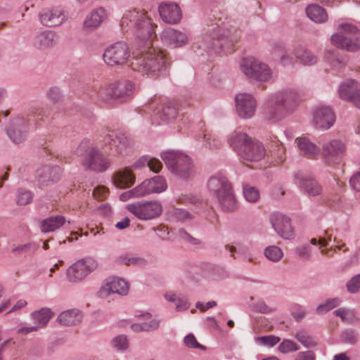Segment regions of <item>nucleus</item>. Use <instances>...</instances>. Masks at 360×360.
<instances>
[{"label": "nucleus", "instance_id": "obj_1", "mask_svg": "<svg viewBox=\"0 0 360 360\" xmlns=\"http://www.w3.org/2000/svg\"><path fill=\"white\" fill-rule=\"evenodd\" d=\"M121 30L131 33L143 44L146 47L140 54L133 56L129 66L142 75L158 76L169 65L167 53L158 47L153 46L157 35L155 31L157 25L145 10L131 9L123 13L120 22Z\"/></svg>", "mask_w": 360, "mask_h": 360}, {"label": "nucleus", "instance_id": "obj_2", "mask_svg": "<svg viewBox=\"0 0 360 360\" xmlns=\"http://www.w3.org/2000/svg\"><path fill=\"white\" fill-rule=\"evenodd\" d=\"M300 101L299 92L294 89H286L276 93L269 101V118L273 121L282 119L291 112Z\"/></svg>", "mask_w": 360, "mask_h": 360}, {"label": "nucleus", "instance_id": "obj_3", "mask_svg": "<svg viewBox=\"0 0 360 360\" xmlns=\"http://www.w3.org/2000/svg\"><path fill=\"white\" fill-rule=\"evenodd\" d=\"M207 188L224 210L232 211L236 209V198L231 185L226 176L221 175L212 176L207 182Z\"/></svg>", "mask_w": 360, "mask_h": 360}, {"label": "nucleus", "instance_id": "obj_4", "mask_svg": "<svg viewBox=\"0 0 360 360\" xmlns=\"http://www.w3.org/2000/svg\"><path fill=\"white\" fill-rule=\"evenodd\" d=\"M161 158L171 172L179 178L188 180L193 176V165L188 155L174 151H166L161 154Z\"/></svg>", "mask_w": 360, "mask_h": 360}, {"label": "nucleus", "instance_id": "obj_5", "mask_svg": "<svg viewBox=\"0 0 360 360\" xmlns=\"http://www.w3.org/2000/svg\"><path fill=\"white\" fill-rule=\"evenodd\" d=\"M360 32L353 24L343 22L339 25L337 33L331 36V43L349 51H354L360 49Z\"/></svg>", "mask_w": 360, "mask_h": 360}, {"label": "nucleus", "instance_id": "obj_6", "mask_svg": "<svg viewBox=\"0 0 360 360\" xmlns=\"http://www.w3.org/2000/svg\"><path fill=\"white\" fill-rule=\"evenodd\" d=\"M238 39L239 34L236 30L223 25L213 28L206 37L205 41L215 52L219 53L223 46L233 45Z\"/></svg>", "mask_w": 360, "mask_h": 360}, {"label": "nucleus", "instance_id": "obj_7", "mask_svg": "<svg viewBox=\"0 0 360 360\" xmlns=\"http://www.w3.org/2000/svg\"><path fill=\"white\" fill-rule=\"evenodd\" d=\"M240 70L247 78L255 81L268 82L274 77L270 67L254 58H243L240 63Z\"/></svg>", "mask_w": 360, "mask_h": 360}, {"label": "nucleus", "instance_id": "obj_8", "mask_svg": "<svg viewBox=\"0 0 360 360\" xmlns=\"http://www.w3.org/2000/svg\"><path fill=\"white\" fill-rule=\"evenodd\" d=\"M126 209L137 219L149 221L159 217L163 207L159 200L138 201L127 205Z\"/></svg>", "mask_w": 360, "mask_h": 360}, {"label": "nucleus", "instance_id": "obj_9", "mask_svg": "<svg viewBox=\"0 0 360 360\" xmlns=\"http://www.w3.org/2000/svg\"><path fill=\"white\" fill-rule=\"evenodd\" d=\"M104 62L110 66L131 64V51L124 41H117L108 46L103 55Z\"/></svg>", "mask_w": 360, "mask_h": 360}, {"label": "nucleus", "instance_id": "obj_10", "mask_svg": "<svg viewBox=\"0 0 360 360\" xmlns=\"http://www.w3.org/2000/svg\"><path fill=\"white\" fill-rule=\"evenodd\" d=\"M332 240V234L328 231H324L323 233L317 237L312 238L310 240V244L318 248L321 255L330 257L338 252H347L348 247L342 240H338L334 238L335 245L329 246Z\"/></svg>", "mask_w": 360, "mask_h": 360}, {"label": "nucleus", "instance_id": "obj_11", "mask_svg": "<svg viewBox=\"0 0 360 360\" xmlns=\"http://www.w3.org/2000/svg\"><path fill=\"white\" fill-rule=\"evenodd\" d=\"M346 151V143L341 139H330L321 148L323 161L330 166L339 164L345 156Z\"/></svg>", "mask_w": 360, "mask_h": 360}, {"label": "nucleus", "instance_id": "obj_12", "mask_svg": "<svg viewBox=\"0 0 360 360\" xmlns=\"http://www.w3.org/2000/svg\"><path fill=\"white\" fill-rule=\"evenodd\" d=\"M96 266V263L91 258L79 259L67 269V279L71 283H79L83 281Z\"/></svg>", "mask_w": 360, "mask_h": 360}, {"label": "nucleus", "instance_id": "obj_13", "mask_svg": "<svg viewBox=\"0 0 360 360\" xmlns=\"http://www.w3.org/2000/svg\"><path fill=\"white\" fill-rule=\"evenodd\" d=\"M129 290V285L127 281L119 277H112L106 280L98 292V295L102 299L108 298L111 294L126 295Z\"/></svg>", "mask_w": 360, "mask_h": 360}, {"label": "nucleus", "instance_id": "obj_14", "mask_svg": "<svg viewBox=\"0 0 360 360\" xmlns=\"http://www.w3.org/2000/svg\"><path fill=\"white\" fill-rule=\"evenodd\" d=\"M110 164V160L96 148H90L86 150V156L83 161V165L91 170L102 172L105 171Z\"/></svg>", "mask_w": 360, "mask_h": 360}, {"label": "nucleus", "instance_id": "obj_15", "mask_svg": "<svg viewBox=\"0 0 360 360\" xmlns=\"http://www.w3.org/2000/svg\"><path fill=\"white\" fill-rule=\"evenodd\" d=\"M236 108L238 115L243 118H250L256 109V101L249 94L241 93L235 98Z\"/></svg>", "mask_w": 360, "mask_h": 360}, {"label": "nucleus", "instance_id": "obj_16", "mask_svg": "<svg viewBox=\"0 0 360 360\" xmlns=\"http://www.w3.org/2000/svg\"><path fill=\"white\" fill-rule=\"evenodd\" d=\"M335 116L330 108L320 106L313 112V122L314 126L320 129H328L335 123Z\"/></svg>", "mask_w": 360, "mask_h": 360}, {"label": "nucleus", "instance_id": "obj_17", "mask_svg": "<svg viewBox=\"0 0 360 360\" xmlns=\"http://www.w3.org/2000/svg\"><path fill=\"white\" fill-rule=\"evenodd\" d=\"M142 198L154 193H160L165 191L167 184L164 177L156 176L145 179L138 184Z\"/></svg>", "mask_w": 360, "mask_h": 360}, {"label": "nucleus", "instance_id": "obj_18", "mask_svg": "<svg viewBox=\"0 0 360 360\" xmlns=\"http://www.w3.org/2000/svg\"><path fill=\"white\" fill-rule=\"evenodd\" d=\"M61 169L58 167L42 166L36 171L35 177L40 188H45L60 179Z\"/></svg>", "mask_w": 360, "mask_h": 360}, {"label": "nucleus", "instance_id": "obj_19", "mask_svg": "<svg viewBox=\"0 0 360 360\" xmlns=\"http://www.w3.org/2000/svg\"><path fill=\"white\" fill-rule=\"evenodd\" d=\"M135 89V85L130 81L117 82L106 87L105 92L111 98L122 101L129 97Z\"/></svg>", "mask_w": 360, "mask_h": 360}, {"label": "nucleus", "instance_id": "obj_20", "mask_svg": "<svg viewBox=\"0 0 360 360\" xmlns=\"http://www.w3.org/2000/svg\"><path fill=\"white\" fill-rule=\"evenodd\" d=\"M27 130L28 124L25 119L18 116L12 120L7 134L13 142L19 143L25 139Z\"/></svg>", "mask_w": 360, "mask_h": 360}, {"label": "nucleus", "instance_id": "obj_21", "mask_svg": "<svg viewBox=\"0 0 360 360\" xmlns=\"http://www.w3.org/2000/svg\"><path fill=\"white\" fill-rule=\"evenodd\" d=\"M270 219L274 229L282 238L290 239L293 236V229L288 217L281 213H274Z\"/></svg>", "mask_w": 360, "mask_h": 360}, {"label": "nucleus", "instance_id": "obj_22", "mask_svg": "<svg viewBox=\"0 0 360 360\" xmlns=\"http://www.w3.org/2000/svg\"><path fill=\"white\" fill-rule=\"evenodd\" d=\"M108 16L106 10L98 7L91 11L85 18L83 29L86 32H92L101 26Z\"/></svg>", "mask_w": 360, "mask_h": 360}, {"label": "nucleus", "instance_id": "obj_23", "mask_svg": "<svg viewBox=\"0 0 360 360\" xmlns=\"http://www.w3.org/2000/svg\"><path fill=\"white\" fill-rule=\"evenodd\" d=\"M39 18L41 23L48 27L60 25L65 21V15L59 8L44 9L39 13Z\"/></svg>", "mask_w": 360, "mask_h": 360}, {"label": "nucleus", "instance_id": "obj_24", "mask_svg": "<svg viewBox=\"0 0 360 360\" xmlns=\"http://www.w3.org/2000/svg\"><path fill=\"white\" fill-rule=\"evenodd\" d=\"M159 13L162 19L169 24L176 23L181 18V11L179 5L172 2H164L159 6Z\"/></svg>", "mask_w": 360, "mask_h": 360}, {"label": "nucleus", "instance_id": "obj_25", "mask_svg": "<svg viewBox=\"0 0 360 360\" xmlns=\"http://www.w3.org/2000/svg\"><path fill=\"white\" fill-rule=\"evenodd\" d=\"M105 143L109 146L110 155L114 156L124 153L128 145L127 139L115 131H111L108 134L105 138Z\"/></svg>", "mask_w": 360, "mask_h": 360}, {"label": "nucleus", "instance_id": "obj_26", "mask_svg": "<svg viewBox=\"0 0 360 360\" xmlns=\"http://www.w3.org/2000/svg\"><path fill=\"white\" fill-rule=\"evenodd\" d=\"M266 156V150L262 143L253 141L247 148L240 152V158L246 162H259Z\"/></svg>", "mask_w": 360, "mask_h": 360}, {"label": "nucleus", "instance_id": "obj_27", "mask_svg": "<svg viewBox=\"0 0 360 360\" xmlns=\"http://www.w3.org/2000/svg\"><path fill=\"white\" fill-rule=\"evenodd\" d=\"M300 152L308 158L316 159L321 153L319 147L308 136H302L295 139Z\"/></svg>", "mask_w": 360, "mask_h": 360}, {"label": "nucleus", "instance_id": "obj_28", "mask_svg": "<svg viewBox=\"0 0 360 360\" xmlns=\"http://www.w3.org/2000/svg\"><path fill=\"white\" fill-rule=\"evenodd\" d=\"M135 181V174L130 169L127 167L117 171L112 175L113 184L121 189L131 187Z\"/></svg>", "mask_w": 360, "mask_h": 360}, {"label": "nucleus", "instance_id": "obj_29", "mask_svg": "<svg viewBox=\"0 0 360 360\" xmlns=\"http://www.w3.org/2000/svg\"><path fill=\"white\" fill-rule=\"evenodd\" d=\"M58 40L57 34L52 31L39 33L34 39V46L39 50H47L53 47Z\"/></svg>", "mask_w": 360, "mask_h": 360}, {"label": "nucleus", "instance_id": "obj_30", "mask_svg": "<svg viewBox=\"0 0 360 360\" xmlns=\"http://www.w3.org/2000/svg\"><path fill=\"white\" fill-rule=\"evenodd\" d=\"M161 39L163 41L174 47L181 46L188 41V37L186 34L172 28L165 29L161 34Z\"/></svg>", "mask_w": 360, "mask_h": 360}, {"label": "nucleus", "instance_id": "obj_31", "mask_svg": "<svg viewBox=\"0 0 360 360\" xmlns=\"http://www.w3.org/2000/svg\"><path fill=\"white\" fill-rule=\"evenodd\" d=\"M253 140L246 134L235 131L229 139V143L231 148L240 156V152L245 150Z\"/></svg>", "mask_w": 360, "mask_h": 360}, {"label": "nucleus", "instance_id": "obj_32", "mask_svg": "<svg viewBox=\"0 0 360 360\" xmlns=\"http://www.w3.org/2000/svg\"><path fill=\"white\" fill-rule=\"evenodd\" d=\"M360 86L357 82L348 79L342 82L338 89V95L342 100L352 102Z\"/></svg>", "mask_w": 360, "mask_h": 360}, {"label": "nucleus", "instance_id": "obj_33", "mask_svg": "<svg viewBox=\"0 0 360 360\" xmlns=\"http://www.w3.org/2000/svg\"><path fill=\"white\" fill-rule=\"evenodd\" d=\"M115 262L120 265L145 266L146 260L137 254L124 252L117 257Z\"/></svg>", "mask_w": 360, "mask_h": 360}, {"label": "nucleus", "instance_id": "obj_34", "mask_svg": "<svg viewBox=\"0 0 360 360\" xmlns=\"http://www.w3.org/2000/svg\"><path fill=\"white\" fill-rule=\"evenodd\" d=\"M83 315L78 309H69L61 312L58 316V322L64 326H74L79 323Z\"/></svg>", "mask_w": 360, "mask_h": 360}, {"label": "nucleus", "instance_id": "obj_35", "mask_svg": "<svg viewBox=\"0 0 360 360\" xmlns=\"http://www.w3.org/2000/svg\"><path fill=\"white\" fill-rule=\"evenodd\" d=\"M176 200L179 204L191 205L193 210L196 213L200 212L206 206V202L202 199L191 193H182L176 198Z\"/></svg>", "mask_w": 360, "mask_h": 360}, {"label": "nucleus", "instance_id": "obj_36", "mask_svg": "<svg viewBox=\"0 0 360 360\" xmlns=\"http://www.w3.org/2000/svg\"><path fill=\"white\" fill-rule=\"evenodd\" d=\"M300 186L310 196H316L321 193L322 188L319 182L309 176L302 177Z\"/></svg>", "mask_w": 360, "mask_h": 360}, {"label": "nucleus", "instance_id": "obj_37", "mask_svg": "<svg viewBox=\"0 0 360 360\" xmlns=\"http://www.w3.org/2000/svg\"><path fill=\"white\" fill-rule=\"evenodd\" d=\"M305 13L311 20L316 23H324L328 18L326 10L316 4L309 5L305 9Z\"/></svg>", "mask_w": 360, "mask_h": 360}, {"label": "nucleus", "instance_id": "obj_38", "mask_svg": "<svg viewBox=\"0 0 360 360\" xmlns=\"http://www.w3.org/2000/svg\"><path fill=\"white\" fill-rule=\"evenodd\" d=\"M65 221V217L60 215L46 218L41 222V231L45 233L54 231L60 228Z\"/></svg>", "mask_w": 360, "mask_h": 360}, {"label": "nucleus", "instance_id": "obj_39", "mask_svg": "<svg viewBox=\"0 0 360 360\" xmlns=\"http://www.w3.org/2000/svg\"><path fill=\"white\" fill-rule=\"evenodd\" d=\"M294 54L300 63L304 65H312L317 62L316 56L302 46L297 47L294 51Z\"/></svg>", "mask_w": 360, "mask_h": 360}, {"label": "nucleus", "instance_id": "obj_40", "mask_svg": "<svg viewBox=\"0 0 360 360\" xmlns=\"http://www.w3.org/2000/svg\"><path fill=\"white\" fill-rule=\"evenodd\" d=\"M145 165H147L155 173H158L162 168V164L160 160L155 158H143L135 164L134 167L140 168Z\"/></svg>", "mask_w": 360, "mask_h": 360}, {"label": "nucleus", "instance_id": "obj_41", "mask_svg": "<svg viewBox=\"0 0 360 360\" xmlns=\"http://www.w3.org/2000/svg\"><path fill=\"white\" fill-rule=\"evenodd\" d=\"M52 316L53 313L49 308H43L32 314V319L37 323V326H39V328L46 326Z\"/></svg>", "mask_w": 360, "mask_h": 360}, {"label": "nucleus", "instance_id": "obj_42", "mask_svg": "<svg viewBox=\"0 0 360 360\" xmlns=\"http://www.w3.org/2000/svg\"><path fill=\"white\" fill-rule=\"evenodd\" d=\"M177 115L176 108L172 105H166L155 115V119L160 118L162 121H169L174 119Z\"/></svg>", "mask_w": 360, "mask_h": 360}, {"label": "nucleus", "instance_id": "obj_43", "mask_svg": "<svg viewBox=\"0 0 360 360\" xmlns=\"http://www.w3.org/2000/svg\"><path fill=\"white\" fill-rule=\"evenodd\" d=\"M265 257L271 262H279L283 257V250L276 245H270L264 249Z\"/></svg>", "mask_w": 360, "mask_h": 360}, {"label": "nucleus", "instance_id": "obj_44", "mask_svg": "<svg viewBox=\"0 0 360 360\" xmlns=\"http://www.w3.org/2000/svg\"><path fill=\"white\" fill-rule=\"evenodd\" d=\"M274 54L279 58L281 62L286 65L292 63V58L289 55L288 51L285 48L281 45L278 44L274 47Z\"/></svg>", "mask_w": 360, "mask_h": 360}, {"label": "nucleus", "instance_id": "obj_45", "mask_svg": "<svg viewBox=\"0 0 360 360\" xmlns=\"http://www.w3.org/2000/svg\"><path fill=\"white\" fill-rule=\"evenodd\" d=\"M205 146L210 150H214L220 147L221 141L212 131H205L203 134Z\"/></svg>", "mask_w": 360, "mask_h": 360}, {"label": "nucleus", "instance_id": "obj_46", "mask_svg": "<svg viewBox=\"0 0 360 360\" xmlns=\"http://www.w3.org/2000/svg\"><path fill=\"white\" fill-rule=\"evenodd\" d=\"M159 326V321L157 320H151L149 322H145L143 323H134L131 326V328L133 331L139 333L141 331H147L150 330H155Z\"/></svg>", "mask_w": 360, "mask_h": 360}, {"label": "nucleus", "instance_id": "obj_47", "mask_svg": "<svg viewBox=\"0 0 360 360\" xmlns=\"http://www.w3.org/2000/svg\"><path fill=\"white\" fill-rule=\"evenodd\" d=\"M243 195L245 200L250 202H256L260 197L259 190L250 185H245L243 187Z\"/></svg>", "mask_w": 360, "mask_h": 360}, {"label": "nucleus", "instance_id": "obj_48", "mask_svg": "<svg viewBox=\"0 0 360 360\" xmlns=\"http://www.w3.org/2000/svg\"><path fill=\"white\" fill-rule=\"evenodd\" d=\"M340 304V300L338 298L329 299L326 301L325 303L318 306L316 311L319 314H323L328 311L339 306Z\"/></svg>", "mask_w": 360, "mask_h": 360}, {"label": "nucleus", "instance_id": "obj_49", "mask_svg": "<svg viewBox=\"0 0 360 360\" xmlns=\"http://www.w3.org/2000/svg\"><path fill=\"white\" fill-rule=\"evenodd\" d=\"M295 338L299 342L307 347H313L316 345L314 340L304 330L299 331L296 333Z\"/></svg>", "mask_w": 360, "mask_h": 360}, {"label": "nucleus", "instance_id": "obj_50", "mask_svg": "<svg viewBox=\"0 0 360 360\" xmlns=\"http://www.w3.org/2000/svg\"><path fill=\"white\" fill-rule=\"evenodd\" d=\"M142 198L141 192L139 191L138 185L136 186L132 189H130L127 191L123 192L120 195V200L122 202H127L129 200L134 198Z\"/></svg>", "mask_w": 360, "mask_h": 360}, {"label": "nucleus", "instance_id": "obj_51", "mask_svg": "<svg viewBox=\"0 0 360 360\" xmlns=\"http://www.w3.org/2000/svg\"><path fill=\"white\" fill-rule=\"evenodd\" d=\"M334 314L340 316L342 321L345 322H351L355 319L354 311L345 308H340L334 311Z\"/></svg>", "mask_w": 360, "mask_h": 360}, {"label": "nucleus", "instance_id": "obj_52", "mask_svg": "<svg viewBox=\"0 0 360 360\" xmlns=\"http://www.w3.org/2000/svg\"><path fill=\"white\" fill-rule=\"evenodd\" d=\"M33 193L29 191H19L16 198V202L20 205L30 204L32 201Z\"/></svg>", "mask_w": 360, "mask_h": 360}, {"label": "nucleus", "instance_id": "obj_53", "mask_svg": "<svg viewBox=\"0 0 360 360\" xmlns=\"http://www.w3.org/2000/svg\"><path fill=\"white\" fill-rule=\"evenodd\" d=\"M172 214L176 220L181 221L191 220L193 217L192 214L181 208L174 209L172 212Z\"/></svg>", "mask_w": 360, "mask_h": 360}, {"label": "nucleus", "instance_id": "obj_54", "mask_svg": "<svg viewBox=\"0 0 360 360\" xmlns=\"http://www.w3.org/2000/svg\"><path fill=\"white\" fill-rule=\"evenodd\" d=\"M112 345L117 350H125L129 347L128 340L124 335H118L112 340Z\"/></svg>", "mask_w": 360, "mask_h": 360}, {"label": "nucleus", "instance_id": "obj_55", "mask_svg": "<svg viewBox=\"0 0 360 360\" xmlns=\"http://www.w3.org/2000/svg\"><path fill=\"white\" fill-rule=\"evenodd\" d=\"M278 349L282 353H288L299 349L298 345L292 340H285L279 345Z\"/></svg>", "mask_w": 360, "mask_h": 360}, {"label": "nucleus", "instance_id": "obj_56", "mask_svg": "<svg viewBox=\"0 0 360 360\" xmlns=\"http://www.w3.org/2000/svg\"><path fill=\"white\" fill-rule=\"evenodd\" d=\"M109 194L108 188L104 186H96L94 191L93 195L98 200H104L107 198Z\"/></svg>", "mask_w": 360, "mask_h": 360}, {"label": "nucleus", "instance_id": "obj_57", "mask_svg": "<svg viewBox=\"0 0 360 360\" xmlns=\"http://www.w3.org/2000/svg\"><path fill=\"white\" fill-rule=\"evenodd\" d=\"M347 289L351 293H355L360 289V274L352 278L347 283Z\"/></svg>", "mask_w": 360, "mask_h": 360}, {"label": "nucleus", "instance_id": "obj_58", "mask_svg": "<svg viewBox=\"0 0 360 360\" xmlns=\"http://www.w3.org/2000/svg\"><path fill=\"white\" fill-rule=\"evenodd\" d=\"M296 253L300 257L309 259L311 254V248L309 245H302L296 248Z\"/></svg>", "mask_w": 360, "mask_h": 360}, {"label": "nucleus", "instance_id": "obj_59", "mask_svg": "<svg viewBox=\"0 0 360 360\" xmlns=\"http://www.w3.org/2000/svg\"><path fill=\"white\" fill-rule=\"evenodd\" d=\"M185 345L190 348H198L205 349V347L198 342L195 336L192 334L186 335L184 338Z\"/></svg>", "mask_w": 360, "mask_h": 360}, {"label": "nucleus", "instance_id": "obj_60", "mask_svg": "<svg viewBox=\"0 0 360 360\" xmlns=\"http://www.w3.org/2000/svg\"><path fill=\"white\" fill-rule=\"evenodd\" d=\"M257 340L264 345L272 347L276 345L280 339L273 335H267L258 338Z\"/></svg>", "mask_w": 360, "mask_h": 360}, {"label": "nucleus", "instance_id": "obj_61", "mask_svg": "<svg viewBox=\"0 0 360 360\" xmlns=\"http://www.w3.org/2000/svg\"><path fill=\"white\" fill-rule=\"evenodd\" d=\"M316 356L315 354L311 351H306L299 352L295 360H315Z\"/></svg>", "mask_w": 360, "mask_h": 360}, {"label": "nucleus", "instance_id": "obj_62", "mask_svg": "<svg viewBox=\"0 0 360 360\" xmlns=\"http://www.w3.org/2000/svg\"><path fill=\"white\" fill-rule=\"evenodd\" d=\"M153 230L157 232V235L162 239H166L169 235L168 227L165 225L160 224Z\"/></svg>", "mask_w": 360, "mask_h": 360}, {"label": "nucleus", "instance_id": "obj_63", "mask_svg": "<svg viewBox=\"0 0 360 360\" xmlns=\"http://www.w3.org/2000/svg\"><path fill=\"white\" fill-rule=\"evenodd\" d=\"M189 305L187 300L184 297H178L176 302V309L178 311L186 310L188 308Z\"/></svg>", "mask_w": 360, "mask_h": 360}, {"label": "nucleus", "instance_id": "obj_64", "mask_svg": "<svg viewBox=\"0 0 360 360\" xmlns=\"http://www.w3.org/2000/svg\"><path fill=\"white\" fill-rule=\"evenodd\" d=\"M350 184L354 190L360 191V172L355 174L350 179Z\"/></svg>", "mask_w": 360, "mask_h": 360}]
</instances>
